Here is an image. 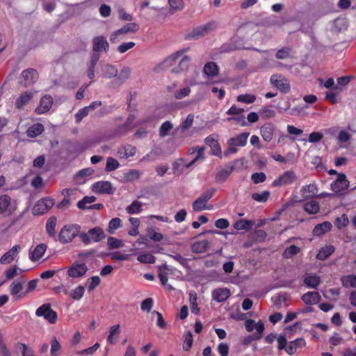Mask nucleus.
I'll return each instance as SVG.
<instances>
[{
	"mask_svg": "<svg viewBox=\"0 0 356 356\" xmlns=\"http://www.w3.org/2000/svg\"><path fill=\"white\" fill-rule=\"evenodd\" d=\"M101 74L104 78H115L112 83L115 86H120L124 83L129 79L131 73V70L128 66H124L120 72L117 67L110 64H103L100 68Z\"/></svg>",
	"mask_w": 356,
	"mask_h": 356,
	"instance_id": "f257e3e1",
	"label": "nucleus"
},
{
	"mask_svg": "<svg viewBox=\"0 0 356 356\" xmlns=\"http://www.w3.org/2000/svg\"><path fill=\"white\" fill-rule=\"evenodd\" d=\"M80 229V226L75 224L63 226L58 234L59 241L63 244L72 242L79 235Z\"/></svg>",
	"mask_w": 356,
	"mask_h": 356,
	"instance_id": "f03ea898",
	"label": "nucleus"
},
{
	"mask_svg": "<svg viewBox=\"0 0 356 356\" xmlns=\"http://www.w3.org/2000/svg\"><path fill=\"white\" fill-rule=\"evenodd\" d=\"M17 202L7 195L0 196V214L5 217L10 216L17 209Z\"/></svg>",
	"mask_w": 356,
	"mask_h": 356,
	"instance_id": "7ed1b4c3",
	"label": "nucleus"
},
{
	"mask_svg": "<svg viewBox=\"0 0 356 356\" xmlns=\"http://www.w3.org/2000/svg\"><path fill=\"white\" fill-rule=\"evenodd\" d=\"M139 30V25L135 22H131L125 24L120 29L113 32L110 37V40L113 43H116L122 39V35L134 33Z\"/></svg>",
	"mask_w": 356,
	"mask_h": 356,
	"instance_id": "20e7f679",
	"label": "nucleus"
},
{
	"mask_svg": "<svg viewBox=\"0 0 356 356\" xmlns=\"http://www.w3.org/2000/svg\"><path fill=\"white\" fill-rule=\"evenodd\" d=\"M188 49H182L176 51L175 53L172 54L171 55L168 56L165 60H163L161 63L157 65L154 67V71L159 72L160 70H165L173 67L176 64L177 59L181 56H183V54Z\"/></svg>",
	"mask_w": 356,
	"mask_h": 356,
	"instance_id": "39448f33",
	"label": "nucleus"
},
{
	"mask_svg": "<svg viewBox=\"0 0 356 356\" xmlns=\"http://www.w3.org/2000/svg\"><path fill=\"white\" fill-rule=\"evenodd\" d=\"M88 270V268L85 263L74 262L67 267V275L72 279H81Z\"/></svg>",
	"mask_w": 356,
	"mask_h": 356,
	"instance_id": "423d86ee",
	"label": "nucleus"
},
{
	"mask_svg": "<svg viewBox=\"0 0 356 356\" xmlns=\"http://www.w3.org/2000/svg\"><path fill=\"white\" fill-rule=\"evenodd\" d=\"M35 315L38 317H43L51 324H54L58 318L57 314L51 309L49 303L44 304L38 307L35 312Z\"/></svg>",
	"mask_w": 356,
	"mask_h": 356,
	"instance_id": "0eeeda50",
	"label": "nucleus"
},
{
	"mask_svg": "<svg viewBox=\"0 0 356 356\" xmlns=\"http://www.w3.org/2000/svg\"><path fill=\"white\" fill-rule=\"evenodd\" d=\"M215 29L214 23H208L202 26L197 27L194 29L191 32L188 33L186 35V40H196L200 38L209 33H210L212 30Z\"/></svg>",
	"mask_w": 356,
	"mask_h": 356,
	"instance_id": "6e6552de",
	"label": "nucleus"
},
{
	"mask_svg": "<svg viewBox=\"0 0 356 356\" xmlns=\"http://www.w3.org/2000/svg\"><path fill=\"white\" fill-rule=\"evenodd\" d=\"M215 29L214 23H208L202 26L197 27L194 29L191 32L188 33L186 35V40H196L200 38L209 33H210L212 30Z\"/></svg>",
	"mask_w": 356,
	"mask_h": 356,
	"instance_id": "1a4fd4ad",
	"label": "nucleus"
},
{
	"mask_svg": "<svg viewBox=\"0 0 356 356\" xmlns=\"http://www.w3.org/2000/svg\"><path fill=\"white\" fill-rule=\"evenodd\" d=\"M54 200L49 197L38 200L33 208L34 215H42L47 213L54 205Z\"/></svg>",
	"mask_w": 356,
	"mask_h": 356,
	"instance_id": "9d476101",
	"label": "nucleus"
},
{
	"mask_svg": "<svg viewBox=\"0 0 356 356\" xmlns=\"http://www.w3.org/2000/svg\"><path fill=\"white\" fill-rule=\"evenodd\" d=\"M270 81L282 93H288L290 91L289 81L281 74L272 75Z\"/></svg>",
	"mask_w": 356,
	"mask_h": 356,
	"instance_id": "9b49d317",
	"label": "nucleus"
},
{
	"mask_svg": "<svg viewBox=\"0 0 356 356\" xmlns=\"http://www.w3.org/2000/svg\"><path fill=\"white\" fill-rule=\"evenodd\" d=\"M92 191L97 194H113L115 188L110 181H100L92 184Z\"/></svg>",
	"mask_w": 356,
	"mask_h": 356,
	"instance_id": "f8f14e48",
	"label": "nucleus"
},
{
	"mask_svg": "<svg viewBox=\"0 0 356 356\" xmlns=\"http://www.w3.org/2000/svg\"><path fill=\"white\" fill-rule=\"evenodd\" d=\"M297 177L293 171L289 170L283 173L280 177L273 181V186H282L292 184Z\"/></svg>",
	"mask_w": 356,
	"mask_h": 356,
	"instance_id": "ddd939ff",
	"label": "nucleus"
},
{
	"mask_svg": "<svg viewBox=\"0 0 356 356\" xmlns=\"http://www.w3.org/2000/svg\"><path fill=\"white\" fill-rule=\"evenodd\" d=\"M349 186V181L347 180L345 174H339L336 181L331 184L332 190L336 193H341Z\"/></svg>",
	"mask_w": 356,
	"mask_h": 356,
	"instance_id": "4468645a",
	"label": "nucleus"
},
{
	"mask_svg": "<svg viewBox=\"0 0 356 356\" xmlns=\"http://www.w3.org/2000/svg\"><path fill=\"white\" fill-rule=\"evenodd\" d=\"M21 76L24 79V81H22V83L26 87L31 86L35 82L38 77L37 71L32 68L24 70L22 72Z\"/></svg>",
	"mask_w": 356,
	"mask_h": 356,
	"instance_id": "2eb2a0df",
	"label": "nucleus"
},
{
	"mask_svg": "<svg viewBox=\"0 0 356 356\" xmlns=\"http://www.w3.org/2000/svg\"><path fill=\"white\" fill-rule=\"evenodd\" d=\"M109 49V44L104 36H96L92 39V51L95 53L102 51H107Z\"/></svg>",
	"mask_w": 356,
	"mask_h": 356,
	"instance_id": "dca6fc26",
	"label": "nucleus"
},
{
	"mask_svg": "<svg viewBox=\"0 0 356 356\" xmlns=\"http://www.w3.org/2000/svg\"><path fill=\"white\" fill-rule=\"evenodd\" d=\"M53 104V98L49 95H44L40 102L38 106L35 108L38 114H43L50 110Z\"/></svg>",
	"mask_w": 356,
	"mask_h": 356,
	"instance_id": "f3484780",
	"label": "nucleus"
},
{
	"mask_svg": "<svg viewBox=\"0 0 356 356\" xmlns=\"http://www.w3.org/2000/svg\"><path fill=\"white\" fill-rule=\"evenodd\" d=\"M21 247L19 245L13 246L10 250L3 254L0 258V263L3 265L10 264L19 253Z\"/></svg>",
	"mask_w": 356,
	"mask_h": 356,
	"instance_id": "a211bd4d",
	"label": "nucleus"
},
{
	"mask_svg": "<svg viewBox=\"0 0 356 356\" xmlns=\"http://www.w3.org/2000/svg\"><path fill=\"white\" fill-rule=\"evenodd\" d=\"M318 188L315 184L304 186L300 189V194L303 199H309L316 196Z\"/></svg>",
	"mask_w": 356,
	"mask_h": 356,
	"instance_id": "6ab92c4d",
	"label": "nucleus"
},
{
	"mask_svg": "<svg viewBox=\"0 0 356 356\" xmlns=\"http://www.w3.org/2000/svg\"><path fill=\"white\" fill-rule=\"evenodd\" d=\"M230 296V291L226 288H218L212 293L213 299L218 302L225 301Z\"/></svg>",
	"mask_w": 356,
	"mask_h": 356,
	"instance_id": "aec40b11",
	"label": "nucleus"
},
{
	"mask_svg": "<svg viewBox=\"0 0 356 356\" xmlns=\"http://www.w3.org/2000/svg\"><path fill=\"white\" fill-rule=\"evenodd\" d=\"M275 126L272 123H266L261 127V134L263 139L270 142L273 139Z\"/></svg>",
	"mask_w": 356,
	"mask_h": 356,
	"instance_id": "412c9836",
	"label": "nucleus"
},
{
	"mask_svg": "<svg viewBox=\"0 0 356 356\" xmlns=\"http://www.w3.org/2000/svg\"><path fill=\"white\" fill-rule=\"evenodd\" d=\"M301 299L306 305H312L321 301V296L316 291H309L305 293Z\"/></svg>",
	"mask_w": 356,
	"mask_h": 356,
	"instance_id": "4be33fe9",
	"label": "nucleus"
},
{
	"mask_svg": "<svg viewBox=\"0 0 356 356\" xmlns=\"http://www.w3.org/2000/svg\"><path fill=\"white\" fill-rule=\"evenodd\" d=\"M136 152V147L131 145L127 144L118 149V154L121 159H128L131 156H134Z\"/></svg>",
	"mask_w": 356,
	"mask_h": 356,
	"instance_id": "5701e85b",
	"label": "nucleus"
},
{
	"mask_svg": "<svg viewBox=\"0 0 356 356\" xmlns=\"http://www.w3.org/2000/svg\"><path fill=\"white\" fill-rule=\"evenodd\" d=\"M249 133H243L236 137L232 138L227 140V145L232 146H245L247 143V139L249 136Z\"/></svg>",
	"mask_w": 356,
	"mask_h": 356,
	"instance_id": "b1692460",
	"label": "nucleus"
},
{
	"mask_svg": "<svg viewBox=\"0 0 356 356\" xmlns=\"http://www.w3.org/2000/svg\"><path fill=\"white\" fill-rule=\"evenodd\" d=\"M205 143L211 147V154L221 156V148L217 140H216L212 136H209L206 138Z\"/></svg>",
	"mask_w": 356,
	"mask_h": 356,
	"instance_id": "393cba45",
	"label": "nucleus"
},
{
	"mask_svg": "<svg viewBox=\"0 0 356 356\" xmlns=\"http://www.w3.org/2000/svg\"><path fill=\"white\" fill-rule=\"evenodd\" d=\"M332 223L325 221L323 223L316 225L313 229V235L320 236L328 232L332 229Z\"/></svg>",
	"mask_w": 356,
	"mask_h": 356,
	"instance_id": "a878e982",
	"label": "nucleus"
},
{
	"mask_svg": "<svg viewBox=\"0 0 356 356\" xmlns=\"http://www.w3.org/2000/svg\"><path fill=\"white\" fill-rule=\"evenodd\" d=\"M142 171L136 169H131L123 174V182H133L140 178Z\"/></svg>",
	"mask_w": 356,
	"mask_h": 356,
	"instance_id": "bb28decb",
	"label": "nucleus"
},
{
	"mask_svg": "<svg viewBox=\"0 0 356 356\" xmlns=\"http://www.w3.org/2000/svg\"><path fill=\"white\" fill-rule=\"evenodd\" d=\"M95 170L91 168H87L79 170L74 177V180L79 184L86 182L85 177L91 176Z\"/></svg>",
	"mask_w": 356,
	"mask_h": 356,
	"instance_id": "cd10ccee",
	"label": "nucleus"
},
{
	"mask_svg": "<svg viewBox=\"0 0 356 356\" xmlns=\"http://www.w3.org/2000/svg\"><path fill=\"white\" fill-rule=\"evenodd\" d=\"M306 345V342L304 339L298 338L293 341H291L289 344L286 348V352L289 355H293L298 348L304 347Z\"/></svg>",
	"mask_w": 356,
	"mask_h": 356,
	"instance_id": "c85d7f7f",
	"label": "nucleus"
},
{
	"mask_svg": "<svg viewBox=\"0 0 356 356\" xmlns=\"http://www.w3.org/2000/svg\"><path fill=\"white\" fill-rule=\"evenodd\" d=\"M191 58L188 56H184L179 61L177 66L173 67L171 71L174 74H180L188 68Z\"/></svg>",
	"mask_w": 356,
	"mask_h": 356,
	"instance_id": "c756f323",
	"label": "nucleus"
},
{
	"mask_svg": "<svg viewBox=\"0 0 356 356\" xmlns=\"http://www.w3.org/2000/svg\"><path fill=\"white\" fill-rule=\"evenodd\" d=\"M47 250V245L44 243L38 245L30 254V259L31 261H37L40 259L45 253Z\"/></svg>",
	"mask_w": 356,
	"mask_h": 356,
	"instance_id": "7c9ffc66",
	"label": "nucleus"
},
{
	"mask_svg": "<svg viewBox=\"0 0 356 356\" xmlns=\"http://www.w3.org/2000/svg\"><path fill=\"white\" fill-rule=\"evenodd\" d=\"M88 232L92 239V241L94 242H99L106 236L103 229L99 227L92 228L89 229Z\"/></svg>",
	"mask_w": 356,
	"mask_h": 356,
	"instance_id": "2f4dec72",
	"label": "nucleus"
},
{
	"mask_svg": "<svg viewBox=\"0 0 356 356\" xmlns=\"http://www.w3.org/2000/svg\"><path fill=\"white\" fill-rule=\"evenodd\" d=\"M303 282L305 285L309 288L316 289L321 283V278L319 276L312 274H307L305 277Z\"/></svg>",
	"mask_w": 356,
	"mask_h": 356,
	"instance_id": "473e14b6",
	"label": "nucleus"
},
{
	"mask_svg": "<svg viewBox=\"0 0 356 356\" xmlns=\"http://www.w3.org/2000/svg\"><path fill=\"white\" fill-rule=\"evenodd\" d=\"M209 248V243L207 240L195 242L191 246V250L194 253H203Z\"/></svg>",
	"mask_w": 356,
	"mask_h": 356,
	"instance_id": "72a5a7b5",
	"label": "nucleus"
},
{
	"mask_svg": "<svg viewBox=\"0 0 356 356\" xmlns=\"http://www.w3.org/2000/svg\"><path fill=\"white\" fill-rule=\"evenodd\" d=\"M120 327L119 324L113 325L109 329V334L107 337V342L110 344H115L120 334Z\"/></svg>",
	"mask_w": 356,
	"mask_h": 356,
	"instance_id": "f704fd0d",
	"label": "nucleus"
},
{
	"mask_svg": "<svg viewBox=\"0 0 356 356\" xmlns=\"http://www.w3.org/2000/svg\"><path fill=\"white\" fill-rule=\"evenodd\" d=\"M57 218L55 216H51L46 222V232L51 238L56 237V226Z\"/></svg>",
	"mask_w": 356,
	"mask_h": 356,
	"instance_id": "c9c22d12",
	"label": "nucleus"
},
{
	"mask_svg": "<svg viewBox=\"0 0 356 356\" xmlns=\"http://www.w3.org/2000/svg\"><path fill=\"white\" fill-rule=\"evenodd\" d=\"M203 72L207 76H214L218 74L219 70L217 64L214 62H209L205 64Z\"/></svg>",
	"mask_w": 356,
	"mask_h": 356,
	"instance_id": "e433bc0d",
	"label": "nucleus"
},
{
	"mask_svg": "<svg viewBox=\"0 0 356 356\" xmlns=\"http://www.w3.org/2000/svg\"><path fill=\"white\" fill-rule=\"evenodd\" d=\"M334 252V247L333 245H326L321 248L316 254V259L321 261H324L328 258Z\"/></svg>",
	"mask_w": 356,
	"mask_h": 356,
	"instance_id": "4c0bfd02",
	"label": "nucleus"
},
{
	"mask_svg": "<svg viewBox=\"0 0 356 356\" xmlns=\"http://www.w3.org/2000/svg\"><path fill=\"white\" fill-rule=\"evenodd\" d=\"M24 280H17L13 281L10 285V294L13 296H19V293L22 291L23 289V286L24 284ZM18 296H17V299H18Z\"/></svg>",
	"mask_w": 356,
	"mask_h": 356,
	"instance_id": "58836bf2",
	"label": "nucleus"
},
{
	"mask_svg": "<svg viewBox=\"0 0 356 356\" xmlns=\"http://www.w3.org/2000/svg\"><path fill=\"white\" fill-rule=\"evenodd\" d=\"M233 171V167H227L217 172L215 179L218 183H222L229 177Z\"/></svg>",
	"mask_w": 356,
	"mask_h": 356,
	"instance_id": "ea45409f",
	"label": "nucleus"
},
{
	"mask_svg": "<svg viewBox=\"0 0 356 356\" xmlns=\"http://www.w3.org/2000/svg\"><path fill=\"white\" fill-rule=\"evenodd\" d=\"M194 121V115L193 114H189L187 115L186 119L181 122V124L177 127L175 129L176 132L181 131V133L184 132L185 131L190 129Z\"/></svg>",
	"mask_w": 356,
	"mask_h": 356,
	"instance_id": "a19ab883",
	"label": "nucleus"
},
{
	"mask_svg": "<svg viewBox=\"0 0 356 356\" xmlns=\"http://www.w3.org/2000/svg\"><path fill=\"white\" fill-rule=\"evenodd\" d=\"M44 131V127L40 123H37L29 127L26 131V134L30 138H35L40 135Z\"/></svg>",
	"mask_w": 356,
	"mask_h": 356,
	"instance_id": "79ce46f5",
	"label": "nucleus"
},
{
	"mask_svg": "<svg viewBox=\"0 0 356 356\" xmlns=\"http://www.w3.org/2000/svg\"><path fill=\"white\" fill-rule=\"evenodd\" d=\"M159 270V277L162 285L165 286L168 282V271H171L172 270L169 268V266L166 264H163L162 266H159L158 268Z\"/></svg>",
	"mask_w": 356,
	"mask_h": 356,
	"instance_id": "37998d69",
	"label": "nucleus"
},
{
	"mask_svg": "<svg viewBox=\"0 0 356 356\" xmlns=\"http://www.w3.org/2000/svg\"><path fill=\"white\" fill-rule=\"evenodd\" d=\"M33 97L32 92H24L22 93L17 99H16V107L19 109H21L25 104H26Z\"/></svg>",
	"mask_w": 356,
	"mask_h": 356,
	"instance_id": "c03bdc74",
	"label": "nucleus"
},
{
	"mask_svg": "<svg viewBox=\"0 0 356 356\" xmlns=\"http://www.w3.org/2000/svg\"><path fill=\"white\" fill-rule=\"evenodd\" d=\"M213 207L211 205L207 204V202L201 200L198 197L195 201L193 203V209L195 211H202L203 210H211Z\"/></svg>",
	"mask_w": 356,
	"mask_h": 356,
	"instance_id": "a18cd8bd",
	"label": "nucleus"
},
{
	"mask_svg": "<svg viewBox=\"0 0 356 356\" xmlns=\"http://www.w3.org/2000/svg\"><path fill=\"white\" fill-rule=\"evenodd\" d=\"M304 210L309 214H316L320 210V206L318 202L312 200L304 204Z\"/></svg>",
	"mask_w": 356,
	"mask_h": 356,
	"instance_id": "49530a36",
	"label": "nucleus"
},
{
	"mask_svg": "<svg viewBox=\"0 0 356 356\" xmlns=\"http://www.w3.org/2000/svg\"><path fill=\"white\" fill-rule=\"evenodd\" d=\"M258 332H254L252 335L248 336L245 337L243 340V345H248L254 340H259L262 337L263 332L264 330V327H263L261 325L259 327Z\"/></svg>",
	"mask_w": 356,
	"mask_h": 356,
	"instance_id": "de8ad7c7",
	"label": "nucleus"
},
{
	"mask_svg": "<svg viewBox=\"0 0 356 356\" xmlns=\"http://www.w3.org/2000/svg\"><path fill=\"white\" fill-rule=\"evenodd\" d=\"M85 288L83 286L79 285L72 291H68L67 295L74 300H79L83 296Z\"/></svg>",
	"mask_w": 356,
	"mask_h": 356,
	"instance_id": "09e8293b",
	"label": "nucleus"
},
{
	"mask_svg": "<svg viewBox=\"0 0 356 356\" xmlns=\"http://www.w3.org/2000/svg\"><path fill=\"white\" fill-rule=\"evenodd\" d=\"M168 3L170 8V13L172 14L177 11H181L184 8V2L183 0H168Z\"/></svg>",
	"mask_w": 356,
	"mask_h": 356,
	"instance_id": "8fccbe9b",
	"label": "nucleus"
},
{
	"mask_svg": "<svg viewBox=\"0 0 356 356\" xmlns=\"http://www.w3.org/2000/svg\"><path fill=\"white\" fill-rule=\"evenodd\" d=\"M172 128L173 124L170 121H165L162 123L159 130L160 137L164 138L168 136Z\"/></svg>",
	"mask_w": 356,
	"mask_h": 356,
	"instance_id": "3c124183",
	"label": "nucleus"
},
{
	"mask_svg": "<svg viewBox=\"0 0 356 356\" xmlns=\"http://www.w3.org/2000/svg\"><path fill=\"white\" fill-rule=\"evenodd\" d=\"M252 221L242 219L236 221L234 225V227L236 230H248L252 227Z\"/></svg>",
	"mask_w": 356,
	"mask_h": 356,
	"instance_id": "603ef678",
	"label": "nucleus"
},
{
	"mask_svg": "<svg viewBox=\"0 0 356 356\" xmlns=\"http://www.w3.org/2000/svg\"><path fill=\"white\" fill-rule=\"evenodd\" d=\"M121 226H122V220L120 218H112L108 222L107 232L109 234H114L115 231L118 228L121 227Z\"/></svg>",
	"mask_w": 356,
	"mask_h": 356,
	"instance_id": "864d4df0",
	"label": "nucleus"
},
{
	"mask_svg": "<svg viewBox=\"0 0 356 356\" xmlns=\"http://www.w3.org/2000/svg\"><path fill=\"white\" fill-rule=\"evenodd\" d=\"M260 325L264 327V323L261 321L256 323L254 320L248 319L245 322V327L248 332H252L255 329L256 332H258V329Z\"/></svg>",
	"mask_w": 356,
	"mask_h": 356,
	"instance_id": "5fc2aeb1",
	"label": "nucleus"
},
{
	"mask_svg": "<svg viewBox=\"0 0 356 356\" xmlns=\"http://www.w3.org/2000/svg\"><path fill=\"white\" fill-rule=\"evenodd\" d=\"M189 302L192 313L197 315L200 314V309L197 303V295L195 292L191 291L189 293Z\"/></svg>",
	"mask_w": 356,
	"mask_h": 356,
	"instance_id": "6e6d98bb",
	"label": "nucleus"
},
{
	"mask_svg": "<svg viewBox=\"0 0 356 356\" xmlns=\"http://www.w3.org/2000/svg\"><path fill=\"white\" fill-rule=\"evenodd\" d=\"M126 211L129 214H137L142 211V203L138 201H134L126 208Z\"/></svg>",
	"mask_w": 356,
	"mask_h": 356,
	"instance_id": "4d7b16f0",
	"label": "nucleus"
},
{
	"mask_svg": "<svg viewBox=\"0 0 356 356\" xmlns=\"http://www.w3.org/2000/svg\"><path fill=\"white\" fill-rule=\"evenodd\" d=\"M300 251V249L299 247L292 245L284 250L282 255L284 258L289 259L297 254Z\"/></svg>",
	"mask_w": 356,
	"mask_h": 356,
	"instance_id": "13d9d810",
	"label": "nucleus"
},
{
	"mask_svg": "<svg viewBox=\"0 0 356 356\" xmlns=\"http://www.w3.org/2000/svg\"><path fill=\"white\" fill-rule=\"evenodd\" d=\"M342 284L345 287H356V275H349L341 278Z\"/></svg>",
	"mask_w": 356,
	"mask_h": 356,
	"instance_id": "bf43d9fd",
	"label": "nucleus"
},
{
	"mask_svg": "<svg viewBox=\"0 0 356 356\" xmlns=\"http://www.w3.org/2000/svg\"><path fill=\"white\" fill-rule=\"evenodd\" d=\"M61 346L55 337L51 341L50 356H58Z\"/></svg>",
	"mask_w": 356,
	"mask_h": 356,
	"instance_id": "052dcab7",
	"label": "nucleus"
},
{
	"mask_svg": "<svg viewBox=\"0 0 356 356\" xmlns=\"http://www.w3.org/2000/svg\"><path fill=\"white\" fill-rule=\"evenodd\" d=\"M96 197L92 196H86L81 200L79 201L77 203V207L80 209H88L86 206L87 204H90L94 202L96 200Z\"/></svg>",
	"mask_w": 356,
	"mask_h": 356,
	"instance_id": "680f3d73",
	"label": "nucleus"
},
{
	"mask_svg": "<svg viewBox=\"0 0 356 356\" xmlns=\"http://www.w3.org/2000/svg\"><path fill=\"white\" fill-rule=\"evenodd\" d=\"M120 165L119 162L113 157H108L106 160L105 171L111 172L116 170Z\"/></svg>",
	"mask_w": 356,
	"mask_h": 356,
	"instance_id": "e2e57ef3",
	"label": "nucleus"
},
{
	"mask_svg": "<svg viewBox=\"0 0 356 356\" xmlns=\"http://www.w3.org/2000/svg\"><path fill=\"white\" fill-rule=\"evenodd\" d=\"M147 234L148 237L154 241H161L163 238L162 234L156 232L153 228H148L147 230Z\"/></svg>",
	"mask_w": 356,
	"mask_h": 356,
	"instance_id": "0e129e2a",
	"label": "nucleus"
},
{
	"mask_svg": "<svg viewBox=\"0 0 356 356\" xmlns=\"http://www.w3.org/2000/svg\"><path fill=\"white\" fill-rule=\"evenodd\" d=\"M16 350H21L22 356H35L33 350L29 349L28 346L25 343H17L15 345Z\"/></svg>",
	"mask_w": 356,
	"mask_h": 356,
	"instance_id": "69168bd1",
	"label": "nucleus"
},
{
	"mask_svg": "<svg viewBox=\"0 0 356 356\" xmlns=\"http://www.w3.org/2000/svg\"><path fill=\"white\" fill-rule=\"evenodd\" d=\"M107 244L111 249L119 248L124 245L122 241L113 236L108 238Z\"/></svg>",
	"mask_w": 356,
	"mask_h": 356,
	"instance_id": "338daca9",
	"label": "nucleus"
},
{
	"mask_svg": "<svg viewBox=\"0 0 356 356\" xmlns=\"http://www.w3.org/2000/svg\"><path fill=\"white\" fill-rule=\"evenodd\" d=\"M270 195V192L265 191L261 193H254L252 195V198L259 202H265L267 201Z\"/></svg>",
	"mask_w": 356,
	"mask_h": 356,
	"instance_id": "774afa93",
	"label": "nucleus"
}]
</instances>
